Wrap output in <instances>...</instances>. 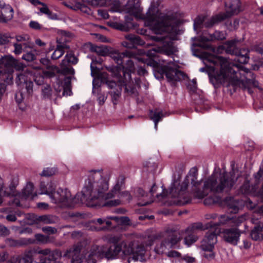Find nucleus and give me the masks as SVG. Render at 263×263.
<instances>
[{"label": "nucleus", "instance_id": "nucleus-10", "mask_svg": "<svg viewBox=\"0 0 263 263\" xmlns=\"http://www.w3.org/2000/svg\"><path fill=\"white\" fill-rule=\"evenodd\" d=\"M188 186V181H184L181 184L178 180H175L170 189L168 197L174 198L173 203L178 205H183L191 202V199L185 193Z\"/></svg>", "mask_w": 263, "mask_h": 263}, {"label": "nucleus", "instance_id": "nucleus-59", "mask_svg": "<svg viewBox=\"0 0 263 263\" xmlns=\"http://www.w3.org/2000/svg\"><path fill=\"white\" fill-rule=\"evenodd\" d=\"M188 89L193 93H197V83L194 84H189L187 86Z\"/></svg>", "mask_w": 263, "mask_h": 263}, {"label": "nucleus", "instance_id": "nucleus-38", "mask_svg": "<svg viewBox=\"0 0 263 263\" xmlns=\"http://www.w3.org/2000/svg\"><path fill=\"white\" fill-rule=\"evenodd\" d=\"M186 232L187 234V236L184 238V242L185 245L190 247L198 240V237L195 233L189 232Z\"/></svg>", "mask_w": 263, "mask_h": 263}, {"label": "nucleus", "instance_id": "nucleus-54", "mask_svg": "<svg viewBox=\"0 0 263 263\" xmlns=\"http://www.w3.org/2000/svg\"><path fill=\"white\" fill-rule=\"evenodd\" d=\"M9 41V37L5 34L0 33V45H4Z\"/></svg>", "mask_w": 263, "mask_h": 263}, {"label": "nucleus", "instance_id": "nucleus-37", "mask_svg": "<svg viewBox=\"0 0 263 263\" xmlns=\"http://www.w3.org/2000/svg\"><path fill=\"white\" fill-rule=\"evenodd\" d=\"M169 249H171V248L167 245L166 241L163 239L160 243L156 245L155 248V251L158 254H162Z\"/></svg>", "mask_w": 263, "mask_h": 263}, {"label": "nucleus", "instance_id": "nucleus-8", "mask_svg": "<svg viewBox=\"0 0 263 263\" xmlns=\"http://www.w3.org/2000/svg\"><path fill=\"white\" fill-rule=\"evenodd\" d=\"M225 7L226 12L220 13L205 22L204 25L206 27H212L215 23L237 14L242 11L240 0H226Z\"/></svg>", "mask_w": 263, "mask_h": 263}, {"label": "nucleus", "instance_id": "nucleus-42", "mask_svg": "<svg viewBox=\"0 0 263 263\" xmlns=\"http://www.w3.org/2000/svg\"><path fill=\"white\" fill-rule=\"evenodd\" d=\"M42 96L45 99H50L52 96V89L50 85H44L42 88Z\"/></svg>", "mask_w": 263, "mask_h": 263}, {"label": "nucleus", "instance_id": "nucleus-26", "mask_svg": "<svg viewBox=\"0 0 263 263\" xmlns=\"http://www.w3.org/2000/svg\"><path fill=\"white\" fill-rule=\"evenodd\" d=\"M126 39L130 43L127 41H124L122 42V45L128 48L134 47L135 45H143L144 44V42L137 35L128 34L126 36Z\"/></svg>", "mask_w": 263, "mask_h": 263}, {"label": "nucleus", "instance_id": "nucleus-20", "mask_svg": "<svg viewBox=\"0 0 263 263\" xmlns=\"http://www.w3.org/2000/svg\"><path fill=\"white\" fill-rule=\"evenodd\" d=\"M110 254V247L107 249L104 245L93 246L91 249L89 257L92 259L103 257L112 259L113 257L109 256Z\"/></svg>", "mask_w": 263, "mask_h": 263}, {"label": "nucleus", "instance_id": "nucleus-23", "mask_svg": "<svg viewBox=\"0 0 263 263\" xmlns=\"http://www.w3.org/2000/svg\"><path fill=\"white\" fill-rule=\"evenodd\" d=\"M0 22L6 23L10 21L13 16V9L9 5H6L5 3L0 0Z\"/></svg>", "mask_w": 263, "mask_h": 263}, {"label": "nucleus", "instance_id": "nucleus-43", "mask_svg": "<svg viewBox=\"0 0 263 263\" xmlns=\"http://www.w3.org/2000/svg\"><path fill=\"white\" fill-rule=\"evenodd\" d=\"M36 240L40 243L46 244L51 242L50 237L47 235H44L41 234L35 235Z\"/></svg>", "mask_w": 263, "mask_h": 263}, {"label": "nucleus", "instance_id": "nucleus-13", "mask_svg": "<svg viewBox=\"0 0 263 263\" xmlns=\"http://www.w3.org/2000/svg\"><path fill=\"white\" fill-rule=\"evenodd\" d=\"M220 233V230L217 228L215 230L211 228L206 232L204 237L201 242L200 248L202 250H211L214 249L215 245L217 243V235Z\"/></svg>", "mask_w": 263, "mask_h": 263}, {"label": "nucleus", "instance_id": "nucleus-24", "mask_svg": "<svg viewBox=\"0 0 263 263\" xmlns=\"http://www.w3.org/2000/svg\"><path fill=\"white\" fill-rule=\"evenodd\" d=\"M35 240L31 238H21L18 239L8 238L6 240V243L10 247H20L35 243Z\"/></svg>", "mask_w": 263, "mask_h": 263}, {"label": "nucleus", "instance_id": "nucleus-32", "mask_svg": "<svg viewBox=\"0 0 263 263\" xmlns=\"http://www.w3.org/2000/svg\"><path fill=\"white\" fill-rule=\"evenodd\" d=\"M36 219L39 222H43L44 224L55 223L58 221V218L53 215H43L38 216Z\"/></svg>", "mask_w": 263, "mask_h": 263}, {"label": "nucleus", "instance_id": "nucleus-34", "mask_svg": "<svg viewBox=\"0 0 263 263\" xmlns=\"http://www.w3.org/2000/svg\"><path fill=\"white\" fill-rule=\"evenodd\" d=\"M32 71V79L37 85H41L44 83V78L43 75L44 72L39 67H36V71Z\"/></svg>", "mask_w": 263, "mask_h": 263}, {"label": "nucleus", "instance_id": "nucleus-57", "mask_svg": "<svg viewBox=\"0 0 263 263\" xmlns=\"http://www.w3.org/2000/svg\"><path fill=\"white\" fill-rule=\"evenodd\" d=\"M98 13L99 16L104 19H107L109 18V14L106 10L99 9L98 10Z\"/></svg>", "mask_w": 263, "mask_h": 263}, {"label": "nucleus", "instance_id": "nucleus-14", "mask_svg": "<svg viewBox=\"0 0 263 263\" xmlns=\"http://www.w3.org/2000/svg\"><path fill=\"white\" fill-rule=\"evenodd\" d=\"M38 253L43 255L41 259V263H61L59 259L62 252L59 250L47 248L39 251Z\"/></svg>", "mask_w": 263, "mask_h": 263}, {"label": "nucleus", "instance_id": "nucleus-39", "mask_svg": "<svg viewBox=\"0 0 263 263\" xmlns=\"http://www.w3.org/2000/svg\"><path fill=\"white\" fill-rule=\"evenodd\" d=\"M201 38L202 41H206L213 40H222L225 38V36L224 34L222 32L216 31L212 34L211 35L209 39H208L206 37H201Z\"/></svg>", "mask_w": 263, "mask_h": 263}, {"label": "nucleus", "instance_id": "nucleus-9", "mask_svg": "<svg viewBox=\"0 0 263 263\" xmlns=\"http://www.w3.org/2000/svg\"><path fill=\"white\" fill-rule=\"evenodd\" d=\"M109 241L112 245L110 246V254L109 256L113 257V259L117 258L120 253L124 256H129L132 253L134 246L133 242L122 240L120 236L110 237Z\"/></svg>", "mask_w": 263, "mask_h": 263}, {"label": "nucleus", "instance_id": "nucleus-17", "mask_svg": "<svg viewBox=\"0 0 263 263\" xmlns=\"http://www.w3.org/2000/svg\"><path fill=\"white\" fill-rule=\"evenodd\" d=\"M237 227H232L223 230L222 237L226 242L234 246L237 245L241 235V232Z\"/></svg>", "mask_w": 263, "mask_h": 263}, {"label": "nucleus", "instance_id": "nucleus-29", "mask_svg": "<svg viewBox=\"0 0 263 263\" xmlns=\"http://www.w3.org/2000/svg\"><path fill=\"white\" fill-rule=\"evenodd\" d=\"M251 237L254 240H261L263 239V223H259L252 230Z\"/></svg>", "mask_w": 263, "mask_h": 263}, {"label": "nucleus", "instance_id": "nucleus-12", "mask_svg": "<svg viewBox=\"0 0 263 263\" xmlns=\"http://www.w3.org/2000/svg\"><path fill=\"white\" fill-rule=\"evenodd\" d=\"M15 39L16 42L13 43V52L16 55L27 51L28 49H32L34 46L33 43L31 42L30 36L27 34L17 35Z\"/></svg>", "mask_w": 263, "mask_h": 263}, {"label": "nucleus", "instance_id": "nucleus-46", "mask_svg": "<svg viewBox=\"0 0 263 263\" xmlns=\"http://www.w3.org/2000/svg\"><path fill=\"white\" fill-rule=\"evenodd\" d=\"M55 171L54 168L47 167L43 170L41 175L45 177L51 176L55 174Z\"/></svg>", "mask_w": 263, "mask_h": 263}, {"label": "nucleus", "instance_id": "nucleus-63", "mask_svg": "<svg viewBox=\"0 0 263 263\" xmlns=\"http://www.w3.org/2000/svg\"><path fill=\"white\" fill-rule=\"evenodd\" d=\"M204 21L203 18L200 17L197 18L194 22V28L196 29L197 27H200V25L202 24Z\"/></svg>", "mask_w": 263, "mask_h": 263}, {"label": "nucleus", "instance_id": "nucleus-45", "mask_svg": "<svg viewBox=\"0 0 263 263\" xmlns=\"http://www.w3.org/2000/svg\"><path fill=\"white\" fill-rule=\"evenodd\" d=\"M112 27L115 29L123 31H128L129 30V27L127 26V24H123L121 23H113L111 25Z\"/></svg>", "mask_w": 263, "mask_h": 263}, {"label": "nucleus", "instance_id": "nucleus-33", "mask_svg": "<svg viewBox=\"0 0 263 263\" xmlns=\"http://www.w3.org/2000/svg\"><path fill=\"white\" fill-rule=\"evenodd\" d=\"M206 229H211L209 223H208L205 227H204L202 223L197 222L193 223L190 227H188L186 230V232L196 234L197 231H202Z\"/></svg>", "mask_w": 263, "mask_h": 263}, {"label": "nucleus", "instance_id": "nucleus-4", "mask_svg": "<svg viewBox=\"0 0 263 263\" xmlns=\"http://www.w3.org/2000/svg\"><path fill=\"white\" fill-rule=\"evenodd\" d=\"M110 3L109 6L112 5L111 11H125L137 18L144 20L145 24L151 27L155 34H161L164 31L175 29V20L170 16L162 15L154 6H151L145 14L142 13V9L136 0H128L124 7H122L119 0H110Z\"/></svg>", "mask_w": 263, "mask_h": 263}, {"label": "nucleus", "instance_id": "nucleus-28", "mask_svg": "<svg viewBox=\"0 0 263 263\" xmlns=\"http://www.w3.org/2000/svg\"><path fill=\"white\" fill-rule=\"evenodd\" d=\"M37 196L36 194L33 192V185L32 183H28L22 191L21 195L22 199H33Z\"/></svg>", "mask_w": 263, "mask_h": 263}, {"label": "nucleus", "instance_id": "nucleus-60", "mask_svg": "<svg viewBox=\"0 0 263 263\" xmlns=\"http://www.w3.org/2000/svg\"><path fill=\"white\" fill-rule=\"evenodd\" d=\"M40 11L41 13L47 15L48 13H49V9L47 6L45 4H42L41 7L39 8Z\"/></svg>", "mask_w": 263, "mask_h": 263}, {"label": "nucleus", "instance_id": "nucleus-50", "mask_svg": "<svg viewBox=\"0 0 263 263\" xmlns=\"http://www.w3.org/2000/svg\"><path fill=\"white\" fill-rule=\"evenodd\" d=\"M26 52L27 53L24 54L22 57L23 60L29 62L33 61L35 59V55L33 53L28 52V51Z\"/></svg>", "mask_w": 263, "mask_h": 263}, {"label": "nucleus", "instance_id": "nucleus-30", "mask_svg": "<svg viewBox=\"0 0 263 263\" xmlns=\"http://www.w3.org/2000/svg\"><path fill=\"white\" fill-rule=\"evenodd\" d=\"M2 62L5 66L9 69V72L12 71V68L15 67L17 63V60L11 55H7L3 57Z\"/></svg>", "mask_w": 263, "mask_h": 263}, {"label": "nucleus", "instance_id": "nucleus-55", "mask_svg": "<svg viewBox=\"0 0 263 263\" xmlns=\"http://www.w3.org/2000/svg\"><path fill=\"white\" fill-rule=\"evenodd\" d=\"M121 201L120 199L111 200L106 202L105 204V206H115L120 204Z\"/></svg>", "mask_w": 263, "mask_h": 263}, {"label": "nucleus", "instance_id": "nucleus-22", "mask_svg": "<svg viewBox=\"0 0 263 263\" xmlns=\"http://www.w3.org/2000/svg\"><path fill=\"white\" fill-rule=\"evenodd\" d=\"M66 34H64L61 38H57L58 45L56 49L51 55L53 60H57L60 58L65 53L66 50L69 49V47L64 42H67L65 39Z\"/></svg>", "mask_w": 263, "mask_h": 263}, {"label": "nucleus", "instance_id": "nucleus-58", "mask_svg": "<svg viewBox=\"0 0 263 263\" xmlns=\"http://www.w3.org/2000/svg\"><path fill=\"white\" fill-rule=\"evenodd\" d=\"M197 45L204 49L214 50V48L211 45L208 44L204 42L198 43Z\"/></svg>", "mask_w": 263, "mask_h": 263}, {"label": "nucleus", "instance_id": "nucleus-61", "mask_svg": "<svg viewBox=\"0 0 263 263\" xmlns=\"http://www.w3.org/2000/svg\"><path fill=\"white\" fill-rule=\"evenodd\" d=\"M9 230L4 226L0 224V233L4 235H8L9 234Z\"/></svg>", "mask_w": 263, "mask_h": 263}, {"label": "nucleus", "instance_id": "nucleus-19", "mask_svg": "<svg viewBox=\"0 0 263 263\" xmlns=\"http://www.w3.org/2000/svg\"><path fill=\"white\" fill-rule=\"evenodd\" d=\"M161 237L171 249L177 248V244L181 240L180 234L174 229H167L162 233Z\"/></svg>", "mask_w": 263, "mask_h": 263}, {"label": "nucleus", "instance_id": "nucleus-62", "mask_svg": "<svg viewBox=\"0 0 263 263\" xmlns=\"http://www.w3.org/2000/svg\"><path fill=\"white\" fill-rule=\"evenodd\" d=\"M181 259L185 261L187 263H193L195 260V258L188 255L184 256L181 258Z\"/></svg>", "mask_w": 263, "mask_h": 263}, {"label": "nucleus", "instance_id": "nucleus-2", "mask_svg": "<svg viewBox=\"0 0 263 263\" xmlns=\"http://www.w3.org/2000/svg\"><path fill=\"white\" fill-rule=\"evenodd\" d=\"M205 59L213 65L210 66L213 71L211 81L215 86L228 83V85L242 88H249L251 86L257 87L258 83L255 80L254 74L243 66H236V70L233 68L234 65L219 56L209 55Z\"/></svg>", "mask_w": 263, "mask_h": 263}, {"label": "nucleus", "instance_id": "nucleus-6", "mask_svg": "<svg viewBox=\"0 0 263 263\" xmlns=\"http://www.w3.org/2000/svg\"><path fill=\"white\" fill-rule=\"evenodd\" d=\"M81 197L80 195H77L74 198H71L70 192L67 189H58L56 191L51 192L50 198L51 202L60 208H71L76 204L85 203L87 205V201L83 200L84 195L81 191Z\"/></svg>", "mask_w": 263, "mask_h": 263}, {"label": "nucleus", "instance_id": "nucleus-52", "mask_svg": "<svg viewBox=\"0 0 263 263\" xmlns=\"http://www.w3.org/2000/svg\"><path fill=\"white\" fill-rule=\"evenodd\" d=\"M213 250H203L204 253H203L202 255L208 259H212L214 257V253L213 252Z\"/></svg>", "mask_w": 263, "mask_h": 263}, {"label": "nucleus", "instance_id": "nucleus-16", "mask_svg": "<svg viewBox=\"0 0 263 263\" xmlns=\"http://www.w3.org/2000/svg\"><path fill=\"white\" fill-rule=\"evenodd\" d=\"M243 216L230 217L225 215H221L219 217L218 223L209 222L211 228L215 230L217 228L220 230V224H228L231 227H238L240 223L245 220Z\"/></svg>", "mask_w": 263, "mask_h": 263}, {"label": "nucleus", "instance_id": "nucleus-44", "mask_svg": "<svg viewBox=\"0 0 263 263\" xmlns=\"http://www.w3.org/2000/svg\"><path fill=\"white\" fill-rule=\"evenodd\" d=\"M74 7V9L80 10L81 12L87 14H89L91 11L89 8L80 2L76 3Z\"/></svg>", "mask_w": 263, "mask_h": 263}, {"label": "nucleus", "instance_id": "nucleus-36", "mask_svg": "<svg viewBox=\"0 0 263 263\" xmlns=\"http://www.w3.org/2000/svg\"><path fill=\"white\" fill-rule=\"evenodd\" d=\"M7 263H32V259L28 255L23 257H13Z\"/></svg>", "mask_w": 263, "mask_h": 263}, {"label": "nucleus", "instance_id": "nucleus-35", "mask_svg": "<svg viewBox=\"0 0 263 263\" xmlns=\"http://www.w3.org/2000/svg\"><path fill=\"white\" fill-rule=\"evenodd\" d=\"M226 203L230 209H231L235 212L238 210L240 205L239 202L232 197L227 198Z\"/></svg>", "mask_w": 263, "mask_h": 263}, {"label": "nucleus", "instance_id": "nucleus-25", "mask_svg": "<svg viewBox=\"0 0 263 263\" xmlns=\"http://www.w3.org/2000/svg\"><path fill=\"white\" fill-rule=\"evenodd\" d=\"M145 253V249L144 246L138 245L134 246L132 250V258L135 261H143L144 260V255Z\"/></svg>", "mask_w": 263, "mask_h": 263}, {"label": "nucleus", "instance_id": "nucleus-15", "mask_svg": "<svg viewBox=\"0 0 263 263\" xmlns=\"http://www.w3.org/2000/svg\"><path fill=\"white\" fill-rule=\"evenodd\" d=\"M229 47L227 49V52L231 54H234L236 56L235 61L241 63L246 64L249 60V50L248 49L242 48L238 49L234 45V43L232 41L228 42Z\"/></svg>", "mask_w": 263, "mask_h": 263}, {"label": "nucleus", "instance_id": "nucleus-47", "mask_svg": "<svg viewBox=\"0 0 263 263\" xmlns=\"http://www.w3.org/2000/svg\"><path fill=\"white\" fill-rule=\"evenodd\" d=\"M110 95L112 103H114V105H116L120 97V91L118 90H117V91H111Z\"/></svg>", "mask_w": 263, "mask_h": 263}, {"label": "nucleus", "instance_id": "nucleus-48", "mask_svg": "<svg viewBox=\"0 0 263 263\" xmlns=\"http://www.w3.org/2000/svg\"><path fill=\"white\" fill-rule=\"evenodd\" d=\"M51 186V184H47V186L45 185V184L43 183H42L40 185V190H41V194H45L48 195L50 196V194H51V192L52 191V190H50L47 186L50 187Z\"/></svg>", "mask_w": 263, "mask_h": 263}, {"label": "nucleus", "instance_id": "nucleus-1", "mask_svg": "<svg viewBox=\"0 0 263 263\" xmlns=\"http://www.w3.org/2000/svg\"><path fill=\"white\" fill-rule=\"evenodd\" d=\"M174 28L175 29L173 30L164 31L161 34H156V35L152 36V39L153 40L162 42V46L147 50L140 57H136L134 53L126 51V57L123 63L121 65L123 78H119L118 82L119 85L125 86V91L128 95L136 97L138 95L131 78V73L134 72L135 71V66L133 59L146 64L148 66L153 67H157L158 63L153 58H158V53L171 55L176 51V49L173 45L172 39H171V34L175 33L177 31V27L175 24Z\"/></svg>", "mask_w": 263, "mask_h": 263}, {"label": "nucleus", "instance_id": "nucleus-53", "mask_svg": "<svg viewBox=\"0 0 263 263\" xmlns=\"http://www.w3.org/2000/svg\"><path fill=\"white\" fill-rule=\"evenodd\" d=\"M166 255L167 257L172 258H178L181 256V254L180 253L175 250L168 251Z\"/></svg>", "mask_w": 263, "mask_h": 263}, {"label": "nucleus", "instance_id": "nucleus-27", "mask_svg": "<svg viewBox=\"0 0 263 263\" xmlns=\"http://www.w3.org/2000/svg\"><path fill=\"white\" fill-rule=\"evenodd\" d=\"M167 116L166 112H164L162 110L155 109L154 110H151L149 112V116L150 119L153 120L155 123V128L156 130L158 128V122L161 121L162 119Z\"/></svg>", "mask_w": 263, "mask_h": 263}, {"label": "nucleus", "instance_id": "nucleus-7", "mask_svg": "<svg viewBox=\"0 0 263 263\" xmlns=\"http://www.w3.org/2000/svg\"><path fill=\"white\" fill-rule=\"evenodd\" d=\"M93 222L95 226L91 227V230L108 231L115 228L118 225H129L130 220L125 216H108L93 220Z\"/></svg>", "mask_w": 263, "mask_h": 263}, {"label": "nucleus", "instance_id": "nucleus-41", "mask_svg": "<svg viewBox=\"0 0 263 263\" xmlns=\"http://www.w3.org/2000/svg\"><path fill=\"white\" fill-rule=\"evenodd\" d=\"M71 84V79L70 77H66L64 79V85L63 86V92L64 96H70L71 93V90L70 89Z\"/></svg>", "mask_w": 263, "mask_h": 263}, {"label": "nucleus", "instance_id": "nucleus-31", "mask_svg": "<svg viewBox=\"0 0 263 263\" xmlns=\"http://www.w3.org/2000/svg\"><path fill=\"white\" fill-rule=\"evenodd\" d=\"M110 57L119 65H121L126 57V51L120 52L118 51H114L110 53Z\"/></svg>", "mask_w": 263, "mask_h": 263}, {"label": "nucleus", "instance_id": "nucleus-64", "mask_svg": "<svg viewBox=\"0 0 263 263\" xmlns=\"http://www.w3.org/2000/svg\"><path fill=\"white\" fill-rule=\"evenodd\" d=\"M40 62L44 65H45L47 69H50V66L49 65V61L46 59L43 58L40 60Z\"/></svg>", "mask_w": 263, "mask_h": 263}, {"label": "nucleus", "instance_id": "nucleus-49", "mask_svg": "<svg viewBox=\"0 0 263 263\" xmlns=\"http://www.w3.org/2000/svg\"><path fill=\"white\" fill-rule=\"evenodd\" d=\"M42 230L45 233L48 234H53L57 233L56 228L52 227H44L42 228Z\"/></svg>", "mask_w": 263, "mask_h": 263}, {"label": "nucleus", "instance_id": "nucleus-3", "mask_svg": "<svg viewBox=\"0 0 263 263\" xmlns=\"http://www.w3.org/2000/svg\"><path fill=\"white\" fill-rule=\"evenodd\" d=\"M82 193L84 195L83 200H86L88 206H97L101 200L116 197L125 201H129L132 198L128 192L121 191L119 183H117L108 193L105 194L108 189V183L103 177L102 170H89L87 173Z\"/></svg>", "mask_w": 263, "mask_h": 263}, {"label": "nucleus", "instance_id": "nucleus-56", "mask_svg": "<svg viewBox=\"0 0 263 263\" xmlns=\"http://www.w3.org/2000/svg\"><path fill=\"white\" fill-rule=\"evenodd\" d=\"M29 25L30 28L35 30H40L41 28V25L36 21H31Z\"/></svg>", "mask_w": 263, "mask_h": 263}, {"label": "nucleus", "instance_id": "nucleus-21", "mask_svg": "<svg viewBox=\"0 0 263 263\" xmlns=\"http://www.w3.org/2000/svg\"><path fill=\"white\" fill-rule=\"evenodd\" d=\"M78 59L71 52L67 53L60 64L61 70L65 73L73 74L74 70L68 64H76Z\"/></svg>", "mask_w": 263, "mask_h": 263}, {"label": "nucleus", "instance_id": "nucleus-18", "mask_svg": "<svg viewBox=\"0 0 263 263\" xmlns=\"http://www.w3.org/2000/svg\"><path fill=\"white\" fill-rule=\"evenodd\" d=\"M32 71L26 68L20 73L17 74V83L18 84H25L26 89L28 93L30 94L33 91V84L32 81Z\"/></svg>", "mask_w": 263, "mask_h": 263}, {"label": "nucleus", "instance_id": "nucleus-11", "mask_svg": "<svg viewBox=\"0 0 263 263\" xmlns=\"http://www.w3.org/2000/svg\"><path fill=\"white\" fill-rule=\"evenodd\" d=\"M163 65L160 66L159 72L161 75L165 74L169 81H180L183 77V73L178 70L177 65L173 61L167 62L162 60Z\"/></svg>", "mask_w": 263, "mask_h": 263}, {"label": "nucleus", "instance_id": "nucleus-40", "mask_svg": "<svg viewBox=\"0 0 263 263\" xmlns=\"http://www.w3.org/2000/svg\"><path fill=\"white\" fill-rule=\"evenodd\" d=\"M87 2L94 7L108 6L110 4L108 0H87Z\"/></svg>", "mask_w": 263, "mask_h": 263}, {"label": "nucleus", "instance_id": "nucleus-5", "mask_svg": "<svg viewBox=\"0 0 263 263\" xmlns=\"http://www.w3.org/2000/svg\"><path fill=\"white\" fill-rule=\"evenodd\" d=\"M191 172H194L188 178L191 183L195 186L194 196L198 199H202L208 196L210 193H221L228 192L234 186L239 177L238 170H233L230 173L221 171H214L213 174L204 182L202 189H197L199 182L197 180V170L193 168Z\"/></svg>", "mask_w": 263, "mask_h": 263}, {"label": "nucleus", "instance_id": "nucleus-51", "mask_svg": "<svg viewBox=\"0 0 263 263\" xmlns=\"http://www.w3.org/2000/svg\"><path fill=\"white\" fill-rule=\"evenodd\" d=\"M106 99L107 96H106L104 93L101 92L98 93L97 96V100L100 105H103Z\"/></svg>", "mask_w": 263, "mask_h": 263}]
</instances>
